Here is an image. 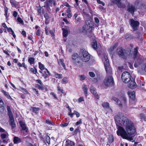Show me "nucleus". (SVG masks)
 Wrapping results in <instances>:
<instances>
[{"label":"nucleus","instance_id":"obj_60","mask_svg":"<svg viewBox=\"0 0 146 146\" xmlns=\"http://www.w3.org/2000/svg\"><path fill=\"white\" fill-rule=\"evenodd\" d=\"M68 124V123H64L63 124H61L60 125V126L62 127H65L67 126Z\"/></svg>","mask_w":146,"mask_h":146},{"label":"nucleus","instance_id":"obj_42","mask_svg":"<svg viewBox=\"0 0 146 146\" xmlns=\"http://www.w3.org/2000/svg\"><path fill=\"white\" fill-rule=\"evenodd\" d=\"M45 122L46 124L49 125H53L52 122L49 119H46L45 121Z\"/></svg>","mask_w":146,"mask_h":146},{"label":"nucleus","instance_id":"obj_12","mask_svg":"<svg viewBox=\"0 0 146 146\" xmlns=\"http://www.w3.org/2000/svg\"><path fill=\"white\" fill-rule=\"evenodd\" d=\"M128 3L127 0H121L117 3V5L119 8L124 9L126 7V5Z\"/></svg>","mask_w":146,"mask_h":146},{"label":"nucleus","instance_id":"obj_63","mask_svg":"<svg viewBox=\"0 0 146 146\" xmlns=\"http://www.w3.org/2000/svg\"><path fill=\"white\" fill-rule=\"evenodd\" d=\"M3 104L4 103L3 101L0 98V107H1Z\"/></svg>","mask_w":146,"mask_h":146},{"label":"nucleus","instance_id":"obj_10","mask_svg":"<svg viewBox=\"0 0 146 146\" xmlns=\"http://www.w3.org/2000/svg\"><path fill=\"white\" fill-rule=\"evenodd\" d=\"M19 124L21 127L22 128V130L25 131V132H23L21 131V132L23 133L24 135L25 136L28 134V128L26 126L25 123L22 121H20Z\"/></svg>","mask_w":146,"mask_h":146},{"label":"nucleus","instance_id":"obj_23","mask_svg":"<svg viewBox=\"0 0 146 146\" xmlns=\"http://www.w3.org/2000/svg\"><path fill=\"white\" fill-rule=\"evenodd\" d=\"M122 99L123 102V104L122 105L123 107L125 108L126 106V99L125 96H122Z\"/></svg>","mask_w":146,"mask_h":146},{"label":"nucleus","instance_id":"obj_6","mask_svg":"<svg viewBox=\"0 0 146 146\" xmlns=\"http://www.w3.org/2000/svg\"><path fill=\"white\" fill-rule=\"evenodd\" d=\"M72 60L73 63L75 65L81 66L82 64L80 61V57L77 53H74L72 56Z\"/></svg>","mask_w":146,"mask_h":146},{"label":"nucleus","instance_id":"obj_32","mask_svg":"<svg viewBox=\"0 0 146 146\" xmlns=\"http://www.w3.org/2000/svg\"><path fill=\"white\" fill-rule=\"evenodd\" d=\"M38 65L39 68L41 70H45V67L44 65L42 64L41 62H38Z\"/></svg>","mask_w":146,"mask_h":146},{"label":"nucleus","instance_id":"obj_18","mask_svg":"<svg viewBox=\"0 0 146 146\" xmlns=\"http://www.w3.org/2000/svg\"><path fill=\"white\" fill-rule=\"evenodd\" d=\"M128 94L131 99L134 100L135 99V92H128Z\"/></svg>","mask_w":146,"mask_h":146},{"label":"nucleus","instance_id":"obj_34","mask_svg":"<svg viewBox=\"0 0 146 146\" xmlns=\"http://www.w3.org/2000/svg\"><path fill=\"white\" fill-rule=\"evenodd\" d=\"M9 123L10 124L11 126L12 129H13L15 127L16 125L15 123H14V120L13 121H10Z\"/></svg>","mask_w":146,"mask_h":146},{"label":"nucleus","instance_id":"obj_20","mask_svg":"<svg viewBox=\"0 0 146 146\" xmlns=\"http://www.w3.org/2000/svg\"><path fill=\"white\" fill-rule=\"evenodd\" d=\"M66 146H73L74 145V142L68 139L66 141Z\"/></svg>","mask_w":146,"mask_h":146},{"label":"nucleus","instance_id":"obj_28","mask_svg":"<svg viewBox=\"0 0 146 146\" xmlns=\"http://www.w3.org/2000/svg\"><path fill=\"white\" fill-rule=\"evenodd\" d=\"M54 74L56 78H61L62 77V75L61 74H58L55 72L54 73Z\"/></svg>","mask_w":146,"mask_h":146},{"label":"nucleus","instance_id":"obj_11","mask_svg":"<svg viewBox=\"0 0 146 146\" xmlns=\"http://www.w3.org/2000/svg\"><path fill=\"white\" fill-rule=\"evenodd\" d=\"M117 53L119 57L123 59H125L126 56L124 53L123 50L121 48H118L117 49Z\"/></svg>","mask_w":146,"mask_h":146},{"label":"nucleus","instance_id":"obj_35","mask_svg":"<svg viewBox=\"0 0 146 146\" xmlns=\"http://www.w3.org/2000/svg\"><path fill=\"white\" fill-rule=\"evenodd\" d=\"M9 117L10 119V121H14V119L13 117V114L12 113H8Z\"/></svg>","mask_w":146,"mask_h":146},{"label":"nucleus","instance_id":"obj_19","mask_svg":"<svg viewBox=\"0 0 146 146\" xmlns=\"http://www.w3.org/2000/svg\"><path fill=\"white\" fill-rule=\"evenodd\" d=\"M21 139L17 137H15L13 138V142L14 143L17 144L21 142Z\"/></svg>","mask_w":146,"mask_h":146},{"label":"nucleus","instance_id":"obj_53","mask_svg":"<svg viewBox=\"0 0 146 146\" xmlns=\"http://www.w3.org/2000/svg\"><path fill=\"white\" fill-rule=\"evenodd\" d=\"M84 100L83 97H81L78 100V102L79 103H80L84 101Z\"/></svg>","mask_w":146,"mask_h":146},{"label":"nucleus","instance_id":"obj_15","mask_svg":"<svg viewBox=\"0 0 146 146\" xmlns=\"http://www.w3.org/2000/svg\"><path fill=\"white\" fill-rule=\"evenodd\" d=\"M90 90L91 92L94 95L96 98L98 99H99V96L98 94L97 93L95 88L93 87H91L90 88Z\"/></svg>","mask_w":146,"mask_h":146},{"label":"nucleus","instance_id":"obj_49","mask_svg":"<svg viewBox=\"0 0 146 146\" xmlns=\"http://www.w3.org/2000/svg\"><path fill=\"white\" fill-rule=\"evenodd\" d=\"M7 110L8 113H12L11 111L10 108L9 106H7Z\"/></svg>","mask_w":146,"mask_h":146},{"label":"nucleus","instance_id":"obj_37","mask_svg":"<svg viewBox=\"0 0 146 146\" xmlns=\"http://www.w3.org/2000/svg\"><path fill=\"white\" fill-rule=\"evenodd\" d=\"M17 21L21 24L23 25L24 24L23 21L20 17H18L17 18Z\"/></svg>","mask_w":146,"mask_h":146},{"label":"nucleus","instance_id":"obj_22","mask_svg":"<svg viewBox=\"0 0 146 146\" xmlns=\"http://www.w3.org/2000/svg\"><path fill=\"white\" fill-rule=\"evenodd\" d=\"M133 36L130 34H126L125 36V38L126 39L129 40L133 38Z\"/></svg>","mask_w":146,"mask_h":146},{"label":"nucleus","instance_id":"obj_33","mask_svg":"<svg viewBox=\"0 0 146 146\" xmlns=\"http://www.w3.org/2000/svg\"><path fill=\"white\" fill-rule=\"evenodd\" d=\"M8 136V134L7 132H5L3 134H1V138L3 139L5 138L6 137Z\"/></svg>","mask_w":146,"mask_h":146},{"label":"nucleus","instance_id":"obj_45","mask_svg":"<svg viewBox=\"0 0 146 146\" xmlns=\"http://www.w3.org/2000/svg\"><path fill=\"white\" fill-rule=\"evenodd\" d=\"M45 138L46 142L48 144H49L50 143V137L49 136L47 135L45 137Z\"/></svg>","mask_w":146,"mask_h":146},{"label":"nucleus","instance_id":"obj_46","mask_svg":"<svg viewBox=\"0 0 146 146\" xmlns=\"http://www.w3.org/2000/svg\"><path fill=\"white\" fill-rule=\"evenodd\" d=\"M30 70L31 72L34 74H36L37 72V70L36 68L34 69L33 68H31L30 69Z\"/></svg>","mask_w":146,"mask_h":146},{"label":"nucleus","instance_id":"obj_36","mask_svg":"<svg viewBox=\"0 0 146 146\" xmlns=\"http://www.w3.org/2000/svg\"><path fill=\"white\" fill-rule=\"evenodd\" d=\"M32 110L33 111L35 112L36 113H38L39 108L34 107L31 108Z\"/></svg>","mask_w":146,"mask_h":146},{"label":"nucleus","instance_id":"obj_30","mask_svg":"<svg viewBox=\"0 0 146 146\" xmlns=\"http://www.w3.org/2000/svg\"><path fill=\"white\" fill-rule=\"evenodd\" d=\"M3 94L8 98L12 100V98L11 97L9 94L5 91L3 90L2 92Z\"/></svg>","mask_w":146,"mask_h":146},{"label":"nucleus","instance_id":"obj_56","mask_svg":"<svg viewBox=\"0 0 146 146\" xmlns=\"http://www.w3.org/2000/svg\"><path fill=\"white\" fill-rule=\"evenodd\" d=\"M96 1L98 3L102 5L103 6L105 5V4L103 2L101 1L100 0H96Z\"/></svg>","mask_w":146,"mask_h":146},{"label":"nucleus","instance_id":"obj_38","mask_svg":"<svg viewBox=\"0 0 146 146\" xmlns=\"http://www.w3.org/2000/svg\"><path fill=\"white\" fill-rule=\"evenodd\" d=\"M63 30V36L64 37H66L68 34V31L67 30Z\"/></svg>","mask_w":146,"mask_h":146},{"label":"nucleus","instance_id":"obj_58","mask_svg":"<svg viewBox=\"0 0 146 146\" xmlns=\"http://www.w3.org/2000/svg\"><path fill=\"white\" fill-rule=\"evenodd\" d=\"M48 27H47V26H46L45 27V33L47 35H48Z\"/></svg>","mask_w":146,"mask_h":146},{"label":"nucleus","instance_id":"obj_24","mask_svg":"<svg viewBox=\"0 0 146 146\" xmlns=\"http://www.w3.org/2000/svg\"><path fill=\"white\" fill-rule=\"evenodd\" d=\"M139 117L141 120L146 121V116L144 114H140L139 115Z\"/></svg>","mask_w":146,"mask_h":146},{"label":"nucleus","instance_id":"obj_26","mask_svg":"<svg viewBox=\"0 0 146 146\" xmlns=\"http://www.w3.org/2000/svg\"><path fill=\"white\" fill-rule=\"evenodd\" d=\"M138 47H136L135 48L133 52V57L134 58H135L136 57V56L137 55V54L138 53Z\"/></svg>","mask_w":146,"mask_h":146},{"label":"nucleus","instance_id":"obj_14","mask_svg":"<svg viewBox=\"0 0 146 146\" xmlns=\"http://www.w3.org/2000/svg\"><path fill=\"white\" fill-rule=\"evenodd\" d=\"M128 87L130 88L133 89L136 88V85L135 81L133 79L129 82Z\"/></svg>","mask_w":146,"mask_h":146},{"label":"nucleus","instance_id":"obj_31","mask_svg":"<svg viewBox=\"0 0 146 146\" xmlns=\"http://www.w3.org/2000/svg\"><path fill=\"white\" fill-rule=\"evenodd\" d=\"M102 105L104 108H109V104L108 102H104L102 104Z\"/></svg>","mask_w":146,"mask_h":146},{"label":"nucleus","instance_id":"obj_59","mask_svg":"<svg viewBox=\"0 0 146 146\" xmlns=\"http://www.w3.org/2000/svg\"><path fill=\"white\" fill-rule=\"evenodd\" d=\"M17 15H18V13L17 12H16V11H14L13 12V16L14 17H16Z\"/></svg>","mask_w":146,"mask_h":146},{"label":"nucleus","instance_id":"obj_43","mask_svg":"<svg viewBox=\"0 0 146 146\" xmlns=\"http://www.w3.org/2000/svg\"><path fill=\"white\" fill-rule=\"evenodd\" d=\"M51 1L50 0H49L48 1H46V2H45V3L46 4V5H44V7H49V3H51Z\"/></svg>","mask_w":146,"mask_h":146},{"label":"nucleus","instance_id":"obj_39","mask_svg":"<svg viewBox=\"0 0 146 146\" xmlns=\"http://www.w3.org/2000/svg\"><path fill=\"white\" fill-rule=\"evenodd\" d=\"M37 87L39 89H41L42 90H44V87L43 85H39L37 84L36 85Z\"/></svg>","mask_w":146,"mask_h":146},{"label":"nucleus","instance_id":"obj_41","mask_svg":"<svg viewBox=\"0 0 146 146\" xmlns=\"http://www.w3.org/2000/svg\"><path fill=\"white\" fill-rule=\"evenodd\" d=\"M92 47L94 49H96L97 47V42L96 41H94L93 42Z\"/></svg>","mask_w":146,"mask_h":146},{"label":"nucleus","instance_id":"obj_2","mask_svg":"<svg viewBox=\"0 0 146 146\" xmlns=\"http://www.w3.org/2000/svg\"><path fill=\"white\" fill-rule=\"evenodd\" d=\"M79 55L80 59L83 62H87L90 59V54L84 49L80 50Z\"/></svg>","mask_w":146,"mask_h":146},{"label":"nucleus","instance_id":"obj_64","mask_svg":"<svg viewBox=\"0 0 146 146\" xmlns=\"http://www.w3.org/2000/svg\"><path fill=\"white\" fill-rule=\"evenodd\" d=\"M44 17L45 18L46 20H47L48 19L49 16H48V15L47 14V13L45 14L44 15Z\"/></svg>","mask_w":146,"mask_h":146},{"label":"nucleus","instance_id":"obj_25","mask_svg":"<svg viewBox=\"0 0 146 146\" xmlns=\"http://www.w3.org/2000/svg\"><path fill=\"white\" fill-rule=\"evenodd\" d=\"M114 140V137L112 135H110L108 138V142L111 143L113 142Z\"/></svg>","mask_w":146,"mask_h":146},{"label":"nucleus","instance_id":"obj_40","mask_svg":"<svg viewBox=\"0 0 146 146\" xmlns=\"http://www.w3.org/2000/svg\"><path fill=\"white\" fill-rule=\"evenodd\" d=\"M37 11H38V15H41V8L40 6L39 5V6L38 7H37Z\"/></svg>","mask_w":146,"mask_h":146},{"label":"nucleus","instance_id":"obj_54","mask_svg":"<svg viewBox=\"0 0 146 146\" xmlns=\"http://www.w3.org/2000/svg\"><path fill=\"white\" fill-rule=\"evenodd\" d=\"M50 94L52 95V96L54 97L55 99H57V97L55 94L53 92H51L50 93Z\"/></svg>","mask_w":146,"mask_h":146},{"label":"nucleus","instance_id":"obj_5","mask_svg":"<svg viewBox=\"0 0 146 146\" xmlns=\"http://www.w3.org/2000/svg\"><path fill=\"white\" fill-rule=\"evenodd\" d=\"M129 73L126 71L123 72L121 76V79L125 83H127L131 80L132 79Z\"/></svg>","mask_w":146,"mask_h":146},{"label":"nucleus","instance_id":"obj_16","mask_svg":"<svg viewBox=\"0 0 146 146\" xmlns=\"http://www.w3.org/2000/svg\"><path fill=\"white\" fill-rule=\"evenodd\" d=\"M9 2L12 7H17L19 4V3L15 0H10Z\"/></svg>","mask_w":146,"mask_h":146},{"label":"nucleus","instance_id":"obj_47","mask_svg":"<svg viewBox=\"0 0 146 146\" xmlns=\"http://www.w3.org/2000/svg\"><path fill=\"white\" fill-rule=\"evenodd\" d=\"M121 0H110L111 2L114 4H116L117 5V3H119V1H121Z\"/></svg>","mask_w":146,"mask_h":146},{"label":"nucleus","instance_id":"obj_13","mask_svg":"<svg viewBox=\"0 0 146 146\" xmlns=\"http://www.w3.org/2000/svg\"><path fill=\"white\" fill-rule=\"evenodd\" d=\"M39 72L42 74V76L44 79H46L49 77L50 74V72L46 68H45V70H40Z\"/></svg>","mask_w":146,"mask_h":146},{"label":"nucleus","instance_id":"obj_29","mask_svg":"<svg viewBox=\"0 0 146 146\" xmlns=\"http://www.w3.org/2000/svg\"><path fill=\"white\" fill-rule=\"evenodd\" d=\"M82 89L84 91V93L86 96L87 94L88 88L85 85H84Z\"/></svg>","mask_w":146,"mask_h":146},{"label":"nucleus","instance_id":"obj_7","mask_svg":"<svg viewBox=\"0 0 146 146\" xmlns=\"http://www.w3.org/2000/svg\"><path fill=\"white\" fill-rule=\"evenodd\" d=\"M113 78L111 76L106 77L104 81V84L107 86H111L113 85Z\"/></svg>","mask_w":146,"mask_h":146},{"label":"nucleus","instance_id":"obj_9","mask_svg":"<svg viewBox=\"0 0 146 146\" xmlns=\"http://www.w3.org/2000/svg\"><path fill=\"white\" fill-rule=\"evenodd\" d=\"M129 22L130 25L134 30H136L137 29V27L139 26V22L137 21H135L133 19H130Z\"/></svg>","mask_w":146,"mask_h":146},{"label":"nucleus","instance_id":"obj_1","mask_svg":"<svg viewBox=\"0 0 146 146\" xmlns=\"http://www.w3.org/2000/svg\"><path fill=\"white\" fill-rule=\"evenodd\" d=\"M115 119L118 127L117 132V135L130 141L133 140L132 135L136 131L134 123L121 113L115 115Z\"/></svg>","mask_w":146,"mask_h":146},{"label":"nucleus","instance_id":"obj_44","mask_svg":"<svg viewBox=\"0 0 146 146\" xmlns=\"http://www.w3.org/2000/svg\"><path fill=\"white\" fill-rule=\"evenodd\" d=\"M62 82L63 84L68 83V81L66 77H64L62 80Z\"/></svg>","mask_w":146,"mask_h":146},{"label":"nucleus","instance_id":"obj_17","mask_svg":"<svg viewBox=\"0 0 146 146\" xmlns=\"http://www.w3.org/2000/svg\"><path fill=\"white\" fill-rule=\"evenodd\" d=\"M112 100L116 102L117 104L121 108H122L123 107L122 104L121 103V102L117 98L115 97H113L112 98Z\"/></svg>","mask_w":146,"mask_h":146},{"label":"nucleus","instance_id":"obj_48","mask_svg":"<svg viewBox=\"0 0 146 146\" xmlns=\"http://www.w3.org/2000/svg\"><path fill=\"white\" fill-rule=\"evenodd\" d=\"M116 47H117V46L115 45H113V46L110 47V50L111 51H112L114 49H115Z\"/></svg>","mask_w":146,"mask_h":146},{"label":"nucleus","instance_id":"obj_4","mask_svg":"<svg viewBox=\"0 0 146 146\" xmlns=\"http://www.w3.org/2000/svg\"><path fill=\"white\" fill-rule=\"evenodd\" d=\"M83 27V29L86 32V35L89 37L90 38L93 36V34L92 33V30L93 27L90 25V24L88 25L87 23Z\"/></svg>","mask_w":146,"mask_h":146},{"label":"nucleus","instance_id":"obj_61","mask_svg":"<svg viewBox=\"0 0 146 146\" xmlns=\"http://www.w3.org/2000/svg\"><path fill=\"white\" fill-rule=\"evenodd\" d=\"M32 89L34 91V92L36 94H38V91L37 90L34 88H32Z\"/></svg>","mask_w":146,"mask_h":146},{"label":"nucleus","instance_id":"obj_3","mask_svg":"<svg viewBox=\"0 0 146 146\" xmlns=\"http://www.w3.org/2000/svg\"><path fill=\"white\" fill-rule=\"evenodd\" d=\"M104 57L102 58V61L104 63V66L107 73L111 74L112 73L111 68L109 63V60L106 54L104 55Z\"/></svg>","mask_w":146,"mask_h":146},{"label":"nucleus","instance_id":"obj_51","mask_svg":"<svg viewBox=\"0 0 146 146\" xmlns=\"http://www.w3.org/2000/svg\"><path fill=\"white\" fill-rule=\"evenodd\" d=\"M57 89L58 91H60L63 94L64 93V92L63 90L61 89V87L60 86H58Z\"/></svg>","mask_w":146,"mask_h":146},{"label":"nucleus","instance_id":"obj_57","mask_svg":"<svg viewBox=\"0 0 146 146\" xmlns=\"http://www.w3.org/2000/svg\"><path fill=\"white\" fill-rule=\"evenodd\" d=\"M74 114H76L77 117H78L80 116V114L78 111H74Z\"/></svg>","mask_w":146,"mask_h":146},{"label":"nucleus","instance_id":"obj_62","mask_svg":"<svg viewBox=\"0 0 146 146\" xmlns=\"http://www.w3.org/2000/svg\"><path fill=\"white\" fill-rule=\"evenodd\" d=\"M36 82L40 84V85H42L43 84L41 81L40 80H36Z\"/></svg>","mask_w":146,"mask_h":146},{"label":"nucleus","instance_id":"obj_50","mask_svg":"<svg viewBox=\"0 0 146 146\" xmlns=\"http://www.w3.org/2000/svg\"><path fill=\"white\" fill-rule=\"evenodd\" d=\"M79 130V128H77L76 129H75L74 131L73 132V134H77Z\"/></svg>","mask_w":146,"mask_h":146},{"label":"nucleus","instance_id":"obj_52","mask_svg":"<svg viewBox=\"0 0 146 146\" xmlns=\"http://www.w3.org/2000/svg\"><path fill=\"white\" fill-rule=\"evenodd\" d=\"M7 29V31L9 32L11 34L14 32L11 28H8V27Z\"/></svg>","mask_w":146,"mask_h":146},{"label":"nucleus","instance_id":"obj_21","mask_svg":"<svg viewBox=\"0 0 146 146\" xmlns=\"http://www.w3.org/2000/svg\"><path fill=\"white\" fill-rule=\"evenodd\" d=\"M58 63L59 65H61L64 69H66V66L64 63V60L63 59H60L59 61H58Z\"/></svg>","mask_w":146,"mask_h":146},{"label":"nucleus","instance_id":"obj_8","mask_svg":"<svg viewBox=\"0 0 146 146\" xmlns=\"http://www.w3.org/2000/svg\"><path fill=\"white\" fill-rule=\"evenodd\" d=\"M127 11L132 15L133 14L134 12L137 9V7L129 3H128L127 7Z\"/></svg>","mask_w":146,"mask_h":146},{"label":"nucleus","instance_id":"obj_27","mask_svg":"<svg viewBox=\"0 0 146 146\" xmlns=\"http://www.w3.org/2000/svg\"><path fill=\"white\" fill-rule=\"evenodd\" d=\"M35 60V59L33 57H30L28 59V62L31 65L34 64Z\"/></svg>","mask_w":146,"mask_h":146},{"label":"nucleus","instance_id":"obj_55","mask_svg":"<svg viewBox=\"0 0 146 146\" xmlns=\"http://www.w3.org/2000/svg\"><path fill=\"white\" fill-rule=\"evenodd\" d=\"M89 75L91 77H93L95 76V74L93 72H89Z\"/></svg>","mask_w":146,"mask_h":146}]
</instances>
